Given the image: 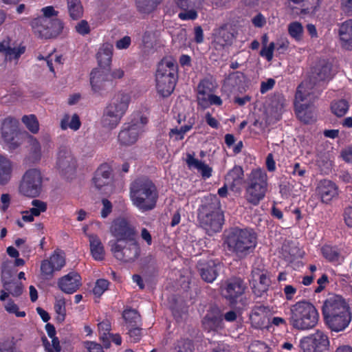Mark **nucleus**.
Returning a JSON list of instances; mask_svg holds the SVG:
<instances>
[{
	"mask_svg": "<svg viewBox=\"0 0 352 352\" xmlns=\"http://www.w3.org/2000/svg\"><path fill=\"white\" fill-rule=\"evenodd\" d=\"M322 311L326 325L332 331H344L351 321L349 307L340 296H332L325 300Z\"/></svg>",
	"mask_w": 352,
	"mask_h": 352,
	"instance_id": "1",
	"label": "nucleus"
},
{
	"mask_svg": "<svg viewBox=\"0 0 352 352\" xmlns=\"http://www.w3.org/2000/svg\"><path fill=\"white\" fill-rule=\"evenodd\" d=\"M102 208L101 210V217L106 218L112 211V204L107 199L102 200Z\"/></svg>",
	"mask_w": 352,
	"mask_h": 352,
	"instance_id": "63",
	"label": "nucleus"
},
{
	"mask_svg": "<svg viewBox=\"0 0 352 352\" xmlns=\"http://www.w3.org/2000/svg\"><path fill=\"white\" fill-rule=\"evenodd\" d=\"M56 167L60 172L64 174L74 170L76 161L69 150L65 148L59 149L57 153Z\"/></svg>",
	"mask_w": 352,
	"mask_h": 352,
	"instance_id": "26",
	"label": "nucleus"
},
{
	"mask_svg": "<svg viewBox=\"0 0 352 352\" xmlns=\"http://www.w3.org/2000/svg\"><path fill=\"white\" fill-rule=\"evenodd\" d=\"M299 346L302 352H324L329 350L327 335L320 330L302 338Z\"/></svg>",
	"mask_w": 352,
	"mask_h": 352,
	"instance_id": "14",
	"label": "nucleus"
},
{
	"mask_svg": "<svg viewBox=\"0 0 352 352\" xmlns=\"http://www.w3.org/2000/svg\"><path fill=\"white\" fill-rule=\"evenodd\" d=\"M98 329L101 333V339L104 342V339L107 338V336H109V331L111 330V324L109 320H104L98 324Z\"/></svg>",
	"mask_w": 352,
	"mask_h": 352,
	"instance_id": "59",
	"label": "nucleus"
},
{
	"mask_svg": "<svg viewBox=\"0 0 352 352\" xmlns=\"http://www.w3.org/2000/svg\"><path fill=\"white\" fill-rule=\"evenodd\" d=\"M43 175L36 168H29L23 174L18 186L19 194L28 197L39 196L43 190Z\"/></svg>",
	"mask_w": 352,
	"mask_h": 352,
	"instance_id": "9",
	"label": "nucleus"
},
{
	"mask_svg": "<svg viewBox=\"0 0 352 352\" xmlns=\"http://www.w3.org/2000/svg\"><path fill=\"white\" fill-rule=\"evenodd\" d=\"M109 245L113 256L123 263H133L140 256V245L137 239L121 243L109 241Z\"/></svg>",
	"mask_w": 352,
	"mask_h": 352,
	"instance_id": "11",
	"label": "nucleus"
},
{
	"mask_svg": "<svg viewBox=\"0 0 352 352\" xmlns=\"http://www.w3.org/2000/svg\"><path fill=\"white\" fill-rule=\"evenodd\" d=\"M130 102V94L120 91L114 95L105 108L122 118L128 110Z\"/></svg>",
	"mask_w": 352,
	"mask_h": 352,
	"instance_id": "21",
	"label": "nucleus"
},
{
	"mask_svg": "<svg viewBox=\"0 0 352 352\" xmlns=\"http://www.w3.org/2000/svg\"><path fill=\"white\" fill-rule=\"evenodd\" d=\"M268 190V177L261 168L252 170L245 182L244 198L252 205L258 206L264 199Z\"/></svg>",
	"mask_w": 352,
	"mask_h": 352,
	"instance_id": "5",
	"label": "nucleus"
},
{
	"mask_svg": "<svg viewBox=\"0 0 352 352\" xmlns=\"http://www.w3.org/2000/svg\"><path fill=\"white\" fill-rule=\"evenodd\" d=\"M214 39L212 44L216 50H222L226 46L232 43L234 34L231 28L228 25H223L216 29L213 34Z\"/></svg>",
	"mask_w": 352,
	"mask_h": 352,
	"instance_id": "24",
	"label": "nucleus"
},
{
	"mask_svg": "<svg viewBox=\"0 0 352 352\" xmlns=\"http://www.w3.org/2000/svg\"><path fill=\"white\" fill-rule=\"evenodd\" d=\"M76 31L82 36L87 35L91 32L90 26L85 20L80 21L75 26Z\"/></svg>",
	"mask_w": 352,
	"mask_h": 352,
	"instance_id": "58",
	"label": "nucleus"
},
{
	"mask_svg": "<svg viewBox=\"0 0 352 352\" xmlns=\"http://www.w3.org/2000/svg\"><path fill=\"white\" fill-rule=\"evenodd\" d=\"M270 309L269 307L263 305H255L250 316L252 325L256 329H263L268 327L270 324L269 316Z\"/></svg>",
	"mask_w": 352,
	"mask_h": 352,
	"instance_id": "23",
	"label": "nucleus"
},
{
	"mask_svg": "<svg viewBox=\"0 0 352 352\" xmlns=\"http://www.w3.org/2000/svg\"><path fill=\"white\" fill-rule=\"evenodd\" d=\"M14 169V162L8 156L0 154V186H6L11 182Z\"/></svg>",
	"mask_w": 352,
	"mask_h": 352,
	"instance_id": "28",
	"label": "nucleus"
},
{
	"mask_svg": "<svg viewBox=\"0 0 352 352\" xmlns=\"http://www.w3.org/2000/svg\"><path fill=\"white\" fill-rule=\"evenodd\" d=\"M215 80L212 77L202 79L197 87V100L198 105L203 109L210 106H221L223 103L221 98L213 94L217 89Z\"/></svg>",
	"mask_w": 352,
	"mask_h": 352,
	"instance_id": "12",
	"label": "nucleus"
},
{
	"mask_svg": "<svg viewBox=\"0 0 352 352\" xmlns=\"http://www.w3.org/2000/svg\"><path fill=\"white\" fill-rule=\"evenodd\" d=\"M85 346L89 352H104L102 346L95 342L87 341Z\"/></svg>",
	"mask_w": 352,
	"mask_h": 352,
	"instance_id": "64",
	"label": "nucleus"
},
{
	"mask_svg": "<svg viewBox=\"0 0 352 352\" xmlns=\"http://www.w3.org/2000/svg\"><path fill=\"white\" fill-rule=\"evenodd\" d=\"M158 197L156 186L149 179H136L131 184V200L133 205L141 212H146L154 209Z\"/></svg>",
	"mask_w": 352,
	"mask_h": 352,
	"instance_id": "3",
	"label": "nucleus"
},
{
	"mask_svg": "<svg viewBox=\"0 0 352 352\" xmlns=\"http://www.w3.org/2000/svg\"><path fill=\"white\" fill-rule=\"evenodd\" d=\"M131 328L129 330V335L130 337L131 342H138L140 340L142 337L141 329L140 328Z\"/></svg>",
	"mask_w": 352,
	"mask_h": 352,
	"instance_id": "61",
	"label": "nucleus"
},
{
	"mask_svg": "<svg viewBox=\"0 0 352 352\" xmlns=\"http://www.w3.org/2000/svg\"><path fill=\"white\" fill-rule=\"evenodd\" d=\"M148 119L140 113L132 115L131 120L123 124L118 134L119 142L124 146H130L135 144L141 134L144 132V126L147 124Z\"/></svg>",
	"mask_w": 352,
	"mask_h": 352,
	"instance_id": "8",
	"label": "nucleus"
},
{
	"mask_svg": "<svg viewBox=\"0 0 352 352\" xmlns=\"http://www.w3.org/2000/svg\"><path fill=\"white\" fill-rule=\"evenodd\" d=\"M19 133V121L16 119L9 116L1 121V138L10 150H14L21 144Z\"/></svg>",
	"mask_w": 352,
	"mask_h": 352,
	"instance_id": "16",
	"label": "nucleus"
},
{
	"mask_svg": "<svg viewBox=\"0 0 352 352\" xmlns=\"http://www.w3.org/2000/svg\"><path fill=\"white\" fill-rule=\"evenodd\" d=\"M163 0H135L138 10L142 14L153 12Z\"/></svg>",
	"mask_w": 352,
	"mask_h": 352,
	"instance_id": "41",
	"label": "nucleus"
},
{
	"mask_svg": "<svg viewBox=\"0 0 352 352\" xmlns=\"http://www.w3.org/2000/svg\"><path fill=\"white\" fill-rule=\"evenodd\" d=\"M312 0H287L288 6L292 9H300L301 13L315 12L317 8L311 7Z\"/></svg>",
	"mask_w": 352,
	"mask_h": 352,
	"instance_id": "42",
	"label": "nucleus"
},
{
	"mask_svg": "<svg viewBox=\"0 0 352 352\" xmlns=\"http://www.w3.org/2000/svg\"><path fill=\"white\" fill-rule=\"evenodd\" d=\"M80 118L76 113L72 116L65 114L60 121V128L63 130L70 129L73 131H77L80 129Z\"/></svg>",
	"mask_w": 352,
	"mask_h": 352,
	"instance_id": "40",
	"label": "nucleus"
},
{
	"mask_svg": "<svg viewBox=\"0 0 352 352\" xmlns=\"http://www.w3.org/2000/svg\"><path fill=\"white\" fill-rule=\"evenodd\" d=\"M349 108L348 102L343 99L333 101L331 104L332 113L338 117L344 116L348 112Z\"/></svg>",
	"mask_w": 352,
	"mask_h": 352,
	"instance_id": "44",
	"label": "nucleus"
},
{
	"mask_svg": "<svg viewBox=\"0 0 352 352\" xmlns=\"http://www.w3.org/2000/svg\"><path fill=\"white\" fill-rule=\"evenodd\" d=\"M107 80L104 72L101 69H94L90 74V83L92 90L98 93L104 89V82Z\"/></svg>",
	"mask_w": 352,
	"mask_h": 352,
	"instance_id": "35",
	"label": "nucleus"
},
{
	"mask_svg": "<svg viewBox=\"0 0 352 352\" xmlns=\"http://www.w3.org/2000/svg\"><path fill=\"white\" fill-rule=\"evenodd\" d=\"M111 234L116 238L111 241H127L136 239L137 230L125 218H118L114 219L109 228Z\"/></svg>",
	"mask_w": 352,
	"mask_h": 352,
	"instance_id": "15",
	"label": "nucleus"
},
{
	"mask_svg": "<svg viewBox=\"0 0 352 352\" xmlns=\"http://www.w3.org/2000/svg\"><path fill=\"white\" fill-rule=\"evenodd\" d=\"M70 17L77 20L82 16L83 8L80 0H67Z\"/></svg>",
	"mask_w": 352,
	"mask_h": 352,
	"instance_id": "43",
	"label": "nucleus"
},
{
	"mask_svg": "<svg viewBox=\"0 0 352 352\" xmlns=\"http://www.w3.org/2000/svg\"><path fill=\"white\" fill-rule=\"evenodd\" d=\"M4 308L9 314H14L16 317L23 318L26 316L24 311H19L18 305L11 299H8L4 305Z\"/></svg>",
	"mask_w": 352,
	"mask_h": 352,
	"instance_id": "50",
	"label": "nucleus"
},
{
	"mask_svg": "<svg viewBox=\"0 0 352 352\" xmlns=\"http://www.w3.org/2000/svg\"><path fill=\"white\" fill-rule=\"evenodd\" d=\"M34 32L40 38L49 39L58 36L63 28V23L57 19L38 17L32 21Z\"/></svg>",
	"mask_w": 352,
	"mask_h": 352,
	"instance_id": "13",
	"label": "nucleus"
},
{
	"mask_svg": "<svg viewBox=\"0 0 352 352\" xmlns=\"http://www.w3.org/2000/svg\"><path fill=\"white\" fill-rule=\"evenodd\" d=\"M275 50V43L271 42L268 45H264L260 52V55L264 57L267 60L271 61L274 57V51Z\"/></svg>",
	"mask_w": 352,
	"mask_h": 352,
	"instance_id": "52",
	"label": "nucleus"
},
{
	"mask_svg": "<svg viewBox=\"0 0 352 352\" xmlns=\"http://www.w3.org/2000/svg\"><path fill=\"white\" fill-rule=\"evenodd\" d=\"M111 168L107 164L100 165L96 170L93 182L96 188L101 190L104 187H107L111 182Z\"/></svg>",
	"mask_w": 352,
	"mask_h": 352,
	"instance_id": "30",
	"label": "nucleus"
},
{
	"mask_svg": "<svg viewBox=\"0 0 352 352\" xmlns=\"http://www.w3.org/2000/svg\"><path fill=\"white\" fill-rule=\"evenodd\" d=\"M123 318L131 327L135 326L140 322V315L135 309H126L123 312Z\"/></svg>",
	"mask_w": 352,
	"mask_h": 352,
	"instance_id": "49",
	"label": "nucleus"
},
{
	"mask_svg": "<svg viewBox=\"0 0 352 352\" xmlns=\"http://www.w3.org/2000/svg\"><path fill=\"white\" fill-rule=\"evenodd\" d=\"M65 265L64 254L59 250H55L48 259H45L41 262V276L45 279H50L52 278L54 273L60 271Z\"/></svg>",
	"mask_w": 352,
	"mask_h": 352,
	"instance_id": "17",
	"label": "nucleus"
},
{
	"mask_svg": "<svg viewBox=\"0 0 352 352\" xmlns=\"http://www.w3.org/2000/svg\"><path fill=\"white\" fill-rule=\"evenodd\" d=\"M245 288L246 286L241 278L234 277L225 281L221 287V292L224 298L231 303H234L244 293Z\"/></svg>",
	"mask_w": 352,
	"mask_h": 352,
	"instance_id": "18",
	"label": "nucleus"
},
{
	"mask_svg": "<svg viewBox=\"0 0 352 352\" xmlns=\"http://www.w3.org/2000/svg\"><path fill=\"white\" fill-rule=\"evenodd\" d=\"M248 352H270V349L265 343L256 341L250 344Z\"/></svg>",
	"mask_w": 352,
	"mask_h": 352,
	"instance_id": "60",
	"label": "nucleus"
},
{
	"mask_svg": "<svg viewBox=\"0 0 352 352\" xmlns=\"http://www.w3.org/2000/svg\"><path fill=\"white\" fill-rule=\"evenodd\" d=\"M199 223L208 235L219 232L222 229L223 214L219 209H212L208 206V199L201 206L198 214Z\"/></svg>",
	"mask_w": 352,
	"mask_h": 352,
	"instance_id": "10",
	"label": "nucleus"
},
{
	"mask_svg": "<svg viewBox=\"0 0 352 352\" xmlns=\"http://www.w3.org/2000/svg\"><path fill=\"white\" fill-rule=\"evenodd\" d=\"M219 267V263H216L214 261L199 263L200 276L204 280L208 283H212L217 278Z\"/></svg>",
	"mask_w": 352,
	"mask_h": 352,
	"instance_id": "29",
	"label": "nucleus"
},
{
	"mask_svg": "<svg viewBox=\"0 0 352 352\" xmlns=\"http://www.w3.org/2000/svg\"><path fill=\"white\" fill-rule=\"evenodd\" d=\"M177 65L170 58H163L156 72V89L162 97H168L173 91L177 79Z\"/></svg>",
	"mask_w": 352,
	"mask_h": 352,
	"instance_id": "6",
	"label": "nucleus"
},
{
	"mask_svg": "<svg viewBox=\"0 0 352 352\" xmlns=\"http://www.w3.org/2000/svg\"><path fill=\"white\" fill-rule=\"evenodd\" d=\"M186 163L189 167L197 169L205 178H209L212 175V168L204 162L195 159L191 154L187 155Z\"/></svg>",
	"mask_w": 352,
	"mask_h": 352,
	"instance_id": "38",
	"label": "nucleus"
},
{
	"mask_svg": "<svg viewBox=\"0 0 352 352\" xmlns=\"http://www.w3.org/2000/svg\"><path fill=\"white\" fill-rule=\"evenodd\" d=\"M192 127V123H189L185 126H182L180 129H173L170 132V135H176V139L182 140L184 134L189 131Z\"/></svg>",
	"mask_w": 352,
	"mask_h": 352,
	"instance_id": "57",
	"label": "nucleus"
},
{
	"mask_svg": "<svg viewBox=\"0 0 352 352\" xmlns=\"http://www.w3.org/2000/svg\"><path fill=\"white\" fill-rule=\"evenodd\" d=\"M316 192L322 203L328 204L338 196L339 190L338 186L332 181L322 179L318 182Z\"/></svg>",
	"mask_w": 352,
	"mask_h": 352,
	"instance_id": "20",
	"label": "nucleus"
},
{
	"mask_svg": "<svg viewBox=\"0 0 352 352\" xmlns=\"http://www.w3.org/2000/svg\"><path fill=\"white\" fill-rule=\"evenodd\" d=\"M226 182L229 188L233 191L239 190L243 180V170L241 166H235L226 176Z\"/></svg>",
	"mask_w": 352,
	"mask_h": 352,
	"instance_id": "33",
	"label": "nucleus"
},
{
	"mask_svg": "<svg viewBox=\"0 0 352 352\" xmlns=\"http://www.w3.org/2000/svg\"><path fill=\"white\" fill-rule=\"evenodd\" d=\"M108 286V280L105 279L98 280L93 289L94 294L98 297H100L107 289Z\"/></svg>",
	"mask_w": 352,
	"mask_h": 352,
	"instance_id": "53",
	"label": "nucleus"
},
{
	"mask_svg": "<svg viewBox=\"0 0 352 352\" xmlns=\"http://www.w3.org/2000/svg\"><path fill=\"white\" fill-rule=\"evenodd\" d=\"M32 205L33 206V208H31L32 212L35 217L39 216L41 212H44L47 210L46 204L38 199H34L32 201Z\"/></svg>",
	"mask_w": 352,
	"mask_h": 352,
	"instance_id": "55",
	"label": "nucleus"
},
{
	"mask_svg": "<svg viewBox=\"0 0 352 352\" xmlns=\"http://www.w3.org/2000/svg\"><path fill=\"white\" fill-rule=\"evenodd\" d=\"M54 310L56 314V320L58 322H63L66 316V302L64 298H57L56 299Z\"/></svg>",
	"mask_w": 352,
	"mask_h": 352,
	"instance_id": "46",
	"label": "nucleus"
},
{
	"mask_svg": "<svg viewBox=\"0 0 352 352\" xmlns=\"http://www.w3.org/2000/svg\"><path fill=\"white\" fill-rule=\"evenodd\" d=\"M91 254L96 261H102L104 258V248L100 238L94 234H87Z\"/></svg>",
	"mask_w": 352,
	"mask_h": 352,
	"instance_id": "34",
	"label": "nucleus"
},
{
	"mask_svg": "<svg viewBox=\"0 0 352 352\" xmlns=\"http://www.w3.org/2000/svg\"><path fill=\"white\" fill-rule=\"evenodd\" d=\"M30 150L36 159H40L41 156V146L39 142L33 136H30Z\"/></svg>",
	"mask_w": 352,
	"mask_h": 352,
	"instance_id": "56",
	"label": "nucleus"
},
{
	"mask_svg": "<svg viewBox=\"0 0 352 352\" xmlns=\"http://www.w3.org/2000/svg\"><path fill=\"white\" fill-rule=\"evenodd\" d=\"M113 45L109 43L103 44L97 54V59L101 67H109L111 62Z\"/></svg>",
	"mask_w": 352,
	"mask_h": 352,
	"instance_id": "37",
	"label": "nucleus"
},
{
	"mask_svg": "<svg viewBox=\"0 0 352 352\" xmlns=\"http://www.w3.org/2000/svg\"><path fill=\"white\" fill-rule=\"evenodd\" d=\"M321 253L323 257L330 263L339 265L344 261V258L336 246L324 245L321 248Z\"/></svg>",
	"mask_w": 352,
	"mask_h": 352,
	"instance_id": "36",
	"label": "nucleus"
},
{
	"mask_svg": "<svg viewBox=\"0 0 352 352\" xmlns=\"http://www.w3.org/2000/svg\"><path fill=\"white\" fill-rule=\"evenodd\" d=\"M289 311V324L296 330L311 329L318 322V311L316 307L309 301H298L290 307Z\"/></svg>",
	"mask_w": 352,
	"mask_h": 352,
	"instance_id": "4",
	"label": "nucleus"
},
{
	"mask_svg": "<svg viewBox=\"0 0 352 352\" xmlns=\"http://www.w3.org/2000/svg\"><path fill=\"white\" fill-rule=\"evenodd\" d=\"M285 102L286 100L283 96L278 95L274 97L272 102V105L274 108L276 109V111H281L285 104Z\"/></svg>",
	"mask_w": 352,
	"mask_h": 352,
	"instance_id": "62",
	"label": "nucleus"
},
{
	"mask_svg": "<svg viewBox=\"0 0 352 352\" xmlns=\"http://www.w3.org/2000/svg\"><path fill=\"white\" fill-rule=\"evenodd\" d=\"M0 352H23L16 344L14 338H10L0 342Z\"/></svg>",
	"mask_w": 352,
	"mask_h": 352,
	"instance_id": "48",
	"label": "nucleus"
},
{
	"mask_svg": "<svg viewBox=\"0 0 352 352\" xmlns=\"http://www.w3.org/2000/svg\"><path fill=\"white\" fill-rule=\"evenodd\" d=\"M289 35L296 41L298 42L302 39L303 27L302 24L298 21H294L288 25L287 28Z\"/></svg>",
	"mask_w": 352,
	"mask_h": 352,
	"instance_id": "45",
	"label": "nucleus"
},
{
	"mask_svg": "<svg viewBox=\"0 0 352 352\" xmlns=\"http://www.w3.org/2000/svg\"><path fill=\"white\" fill-rule=\"evenodd\" d=\"M58 287L66 294L76 292L81 285V277L76 272H71L58 279Z\"/></svg>",
	"mask_w": 352,
	"mask_h": 352,
	"instance_id": "25",
	"label": "nucleus"
},
{
	"mask_svg": "<svg viewBox=\"0 0 352 352\" xmlns=\"http://www.w3.org/2000/svg\"><path fill=\"white\" fill-rule=\"evenodd\" d=\"M338 35L342 47L352 50V19L346 20L339 25Z\"/></svg>",
	"mask_w": 352,
	"mask_h": 352,
	"instance_id": "31",
	"label": "nucleus"
},
{
	"mask_svg": "<svg viewBox=\"0 0 352 352\" xmlns=\"http://www.w3.org/2000/svg\"><path fill=\"white\" fill-rule=\"evenodd\" d=\"M122 118L104 108L103 114L101 118V123L102 126L109 129H113L120 124Z\"/></svg>",
	"mask_w": 352,
	"mask_h": 352,
	"instance_id": "39",
	"label": "nucleus"
},
{
	"mask_svg": "<svg viewBox=\"0 0 352 352\" xmlns=\"http://www.w3.org/2000/svg\"><path fill=\"white\" fill-rule=\"evenodd\" d=\"M202 324L204 329L208 332L221 329L223 327L222 316L218 311H211L204 318Z\"/></svg>",
	"mask_w": 352,
	"mask_h": 352,
	"instance_id": "32",
	"label": "nucleus"
},
{
	"mask_svg": "<svg viewBox=\"0 0 352 352\" xmlns=\"http://www.w3.org/2000/svg\"><path fill=\"white\" fill-rule=\"evenodd\" d=\"M331 78V65L324 60L319 62L311 71L309 80L303 81L302 83H307L306 90L310 91L314 85L320 82L329 80Z\"/></svg>",
	"mask_w": 352,
	"mask_h": 352,
	"instance_id": "19",
	"label": "nucleus"
},
{
	"mask_svg": "<svg viewBox=\"0 0 352 352\" xmlns=\"http://www.w3.org/2000/svg\"><path fill=\"white\" fill-rule=\"evenodd\" d=\"M227 250L239 259L252 254L257 245V236L252 229L234 228L226 235Z\"/></svg>",
	"mask_w": 352,
	"mask_h": 352,
	"instance_id": "2",
	"label": "nucleus"
},
{
	"mask_svg": "<svg viewBox=\"0 0 352 352\" xmlns=\"http://www.w3.org/2000/svg\"><path fill=\"white\" fill-rule=\"evenodd\" d=\"M198 16L196 6L184 10L178 14V17L182 21H193Z\"/></svg>",
	"mask_w": 352,
	"mask_h": 352,
	"instance_id": "51",
	"label": "nucleus"
},
{
	"mask_svg": "<svg viewBox=\"0 0 352 352\" xmlns=\"http://www.w3.org/2000/svg\"><path fill=\"white\" fill-rule=\"evenodd\" d=\"M25 51V47L23 46H19L18 47H10V50L5 54L6 58L10 60L12 59L17 60L21 54Z\"/></svg>",
	"mask_w": 352,
	"mask_h": 352,
	"instance_id": "54",
	"label": "nucleus"
},
{
	"mask_svg": "<svg viewBox=\"0 0 352 352\" xmlns=\"http://www.w3.org/2000/svg\"><path fill=\"white\" fill-rule=\"evenodd\" d=\"M270 282L266 272L259 269L252 270L250 283L252 291L256 296L260 297L267 291Z\"/></svg>",
	"mask_w": 352,
	"mask_h": 352,
	"instance_id": "22",
	"label": "nucleus"
},
{
	"mask_svg": "<svg viewBox=\"0 0 352 352\" xmlns=\"http://www.w3.org/2000/svg\"><path fill=\"white\" fill-rule=\"evenodd\" d=\"M21 120L30 132L34 134L38 132L39 124L36 116L33 114L23 116Z\"/></svg>",
	"mask_w": 352,
	"mask_h": 352,
	"instance_id": "47",
	"label": "nucleus"
},
{
	"mask_svg": "<svg viewBox=\"0 0 352 352\" xmlns=\"http://www.w3.org/2000/svg\"><path fill=\"white\" fill-rule=\"evenodd\" d=\"M10 276V272L3 266L2 267V278L4 281V289L1 291V295L0 296V300L1 301L6 300L10 294L14 297H18L23 293V288L21 283L16 281H5V278H9Z\"/></svg>",
	"mask_w": 352,
	"mask_h": 352,
	"instance_id": "27",
	"label": "nucleus"
},
{
	"mask_svg": "<svg viewBox=\"0 0 352 352\" xmlns=\"http://www.w3.org/2000/svg\"><path fill=\"white\" fill-rule=\"evenodd\" d=\"M307 83H301L295 96V111L298 119L304 123L314 121L315 111L312 102L317 96L314 91L306 90Z\"/></svg>",
	"mask_w": 352,
	"mask_h": 352,
	"instance_id": "7",
	"label": "nucleus"
}]
</instances>
